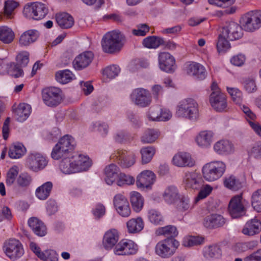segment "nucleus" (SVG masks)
<instances>
[{"label":"nucleus","instance_id":"obj_1","mask_svg":"<svg viewBox=\"0 0 261 261\" xmlns=\"http://www.w3.org/2000/svg\"><path fill=\"white\" fill-rule=\"evenodd\" d=\"M92 165V160L88 155L77 151L67 152L66 149V174L87 171Z\"/></svg>","mask_w":261,"mask_h":261},{"label":"nucleus","instance_id":"obj_2","mask_svg":"<svg viewBox=\"0 0 261 261\" xmlns=\"http://www.w3.org/2000/svg\"><path fill=\"white\" fill-rule=\"evenodd\" d=\"M176 114L179 117L196 121L199 116L198 105L193 99H185L177 105Z\"/></svg>","mask_w":261,"mask_h":261},{"label":"nucleus","instance_id":"obj_3","mask_svg":"<svg viewBox=\"0 0 261 261\" xmlns=\"http://www.w3.org/2000/svg\"><path fill=\"white\" fill-rule=\"evenodd\" d=\"M226 169V164L221 161H215L205 164L202 168L204 178L213 181L221 178Z\"/></svg>","mask_w":261,"mask_h":261},{"label":"nucleus","instance_id":"obj_4","mask_svg":"<svg viewBox=\"0 0 261 261\" xmlns=\"http://www.w3.org/2000/svg\"><path fill=\"white\" fill-rule=\"evenodd\" d=\"M179 245V243L173 238H166L155 245V254L162 258H168L173 256Z\"/></svg>","mask_w":261,"mask_h":261},{"label":"nucleus","instance_id":"obj_5","mask_svg":"<svg viewBox=\"0 0 261 261\" xmlns=\"http://www.w3.org/2000/svg\"><path fill=\"white\" fill-rule=\"evenodd\" d=\"M212 91L209 97L212 107L217 112H223L227 110V101L226 95L218 88L217 84L213 82L211 85Z\"/></svg>","mask_w":261,"mask_h":261},{"label":"nucleus","instance_id":"obj_6","mask_svg":"<svg viewBox=\"0 0 261 261\" xmlns=\"http://www.w3.org/2000/svg\"><path fill=\"white\" fill-rule=\"evenodd\" d=\"M48 12V8L44 4L36 2L26 4L23 8V14L27 18L39 20L44 18Z\"/></svg>","mask_w":261,"mask_h":261},{"label":"nucleus","instance_id":"obj_7","mask_svg":"<svg viewBox=\"0 0 261 261\" xmlns=\"http://www.w3.org/2000/svg\"><path fill=\"white\" fill-rule=\"evenodd\" d=\"M101 45L105 53L113 54L119 51L122 47L120 34L114 31L107 33L102 38Z\"/></svg>","mask_w":261,"mask_h":261},{"label":"nucleus","instance_id":"obj_8","mask_svg":"<svg viewBox=\"0 0 261 261\" xmlns=\"http://www.w3.org/2000/svg\"><path fill=\"white\" fill-rule=\"evenodd\" d=\"M243 29L247 32H253L261 27V11H251L242 18Z\"/></svg>","mask_w":261,"mask_h":261},{"label":"nucleus","instance_id":"obj_9","mask_svg":"<svg viewBox=\"0 0 261 261\" xmlns=\"http://www.w3.org/2000/svg\"><path fill=\"white\" fill-rule=\"evenodd\" d=\"M62 91L58 87H49L42 90V97L44 104L50 107H55L62 100Z\"/></svg>","mask_w":261,"mask_h":261},{"label":"nucleus","instance_id":"obj_10","mask_svg":"<svg viewBox=\"0 0 261 261\" xmlns=\"http://www.w3.org/2000/svg\"><path fill=\"white\" fill-rule=\"evenodd\" d=\"M116 160L123 168H128L133 166L136 161L135 153L129 150L118 149L112 153L110 156Z\"/></svg>","mask_w":261,"mask_h":261},{"label":"nucleus","instance_id":"obj_11","mask_svg":"<svg viewBox=\"0 0 261 261\" xmlns=\"http://www.w3.org/2000/svg\"><path fill=\"white\" fill-rule=\"evenodd\" d=\"M4 250L6 255L12 260L20 258L24 253L22 243L15 239H10L6 242Z\"/></svg>","mask_w":261,"mask_h":261},{"label":"nucleus","instance_id":"obj_12","mask_svg":"<svg viewBox=\"0 0 261 261\" xmlns=\"http://www.w3.org/2000/svg\"><path fill=\"white\" fill-rule=\"evenodd\" d=\"M130 98L135 105L142 108L149 106L152 100L149 91L142 88L134 89L130 95Z\"/></svg>","mask_w":261,"mask_h":261},{"label":"nucleus","instance_id":"obj_13","mask_svg":"<svg viewBox=\"0 0 261 261\" xmlns=\"http://www.w3.org/2000/svg\"><path fill=\"white\" fill-rule=\"evenodd\" d=\"M138 250V245L129 240H121L115 246L114 249L115 254L118 255L135 254Z\"/></svg>","mask_w":261,"mask_h":261},{"label":"nucleus","instance_id":"obj_14","mask_svg":"<svg viewBox=\"0 0 261 261\" xmlns=\"http://www.w3.org/2000/svg\"><path fill=\"white\" fill-rule=\"evenodd\" d=\"M242 26L234 22L226 23L222 28L221 33L223 36L229 40L233 41L241 38L243 35Z\"/></svg>","mask_w":261,"mask_h":261},{"label":"nucleus","instance_id":"obj_15","mask_svg":"<svg viewBox=\"0 0 261 261\" xmlns=\"http://www.w3.org/2000/svg\"><path fill=\"white\" fill-rule=\"evenodd\" d=\"M27 165L31 170L38 172L43 169L47 165L46 158L39 153L30 154L26 161Z\"/></svg>","mask_w":261,"mask_h":261},{"label":"nucleus","instance_id":"obj_16","mask_svg":"<svg viewBox=\"0 0 261 261\" xmlns=\"http://www.w3.org/2000/svg\"><path fill=\"white\" fill-rule=\"evenodd\" d=\"M114 207L117 213L123 217H128L131 210L127 199L122 194H116L113 198Z\"/></svg>","mask_w":261,"mask_h":261},{"label":"nucleus","instance_id":"obj_17","mask_svg":"<svg viewBox=\"0 0 261 261\" xmlns=\"http://www.w3.org/2000/svg\"><path fill=\"white\" fill-rule=\"evenodd\" d=\"M158 61L159 68L161 70L172 73L175 70V60L170 54L167 52L159 54Z\"/></svg>","mask_w":261,"mask_h":261},{"label":"nucleus","instance_id":"obj_18","mask_svg":"<svg viewBox=\"0 0 261 261\" xmlns=\"http://www.w3.org/2000/svg\"><path fill=\"white\" fill-rule=\"evenodd\" d=\"M65 142V136H63L59 142L53 148L51 153V158L56 160H61L59 165L60 168L63 173L65 169L64 161L65 160V149L64 142Z\"/></svg>","mask_w":261,"mask_h":261},{"label":"nucleus","instance_id":"obj_19","mask_svg":"<svg viewBox=\"0 0 261 261\" xmlns=\"http://www.w3.org/2000/svg\"><path fill=\"white\" fill-rule=\"evenodd\" d=\"M228 211L233 218H237L243 216L245 209L242 202V196L237 195L233 197L229 202Z\"/></svg>","mask_w":261,"mask_h":261},{"label":"nucleus","instance_id":"obj_20","mask_svg":"<svg viewBox=\"0 0 261 261\" xmlns=\"http://www.w3.org/2000/svg\"><path fill=\"white\" fill-rule=\"evenodd\" d=\"M94 54L92 51H86L77 56L72 62L73 68L81 70L87 67L92 62Z\"/></svg>","mask_w":261,"mask_h":261},{"label":"nucleus","instance_id":"obj_21","mask_svg":"<svg viewBox=\"0 0 261 261\" xmlns=\"http://www.w3.org/2000/svg\"><path fill=\"white\" fill-rule=\"evenodd\" d=\"M155 180V175L150 170H144L137 177L136 185L142 189L150 188Z\"/></svg>","mask_w":261,"mask_h":261},{"label":"nucleus","instance_id":"obj_22","mask_svg":"<svg viewBox=\"0 0 261 261\" xmlns=\"http://www.w3.org/2000/svg\"><path fill=\"white\" fill-rule=\"evenodd\" d=\"M187 73L190 76L203 80L206 76V71L204 67L201 64L194 62H189L186 65Z\"/></svg>","mask_w":261,"mask_h":261},{"label":"nucleus","instance_id":"obj_23","mask_svg":"<svg viewBox=\"0 0 261 261\" xmlns=\"http://www.w3.org/2000/svg\"><path fill=\"white\" fill-rule=\"evenodd\" d=\"M172 162L174 165L178 167H191L195 165V161L191 155L187 152L175 154L172 158Z\"/></svg>","mask_w":261,"mask_h":261},{"label":"nucleus","instance_id":"obj_24","mask_svg":"<svg viewBox=\"0 0 261 261\" xmlns=\"http://www.w3.org/2000/svg\"><path fill=\"white\" fill-rule=\"evenodd\" d=\"M214 151L219 155H228L234 151L233 144L228 140L222 139L216 142L213 146Z\"/></svg>","mask_w":261,"mask_h":261},{"label":"nucleus","instance_id":"obj_25","mask_svg":"<svg viewBox=\"0 0 261 261\" xmlns=\"http://www.w3.org/2000/svg\"><path fill=\"white\" fill-rule=\"evenodd\" d=\"M119 239L118 231L115 229H111L106 231L103 237L102 245L107 250L111 249L116 245Z\"/></svg>","mask_w":261,"mask_h":261},{"label":"nucleus","instance_id":"obj_26","mask_svg":"<svg viewBox=\"0 0 261 261\" xmlns=\"http://www.w3.org/2000/svg\"><path fill=\"white\" fill-rule=\"evenodd\" d=\"M226 222L225 219L221 215L213 214L206 216L203 220V225L207 228H217L223 226Z\"/></svg>","mask_w":261,"mask_h":261},{"label":"nucleus","instance_id":"obj_27","mask_svg":"<svg viewBox=\"0 0 261 261\" xmlns=\"http://www.w3.org/2000/svg\"><path fill=\"white\" fill-rule=\"evenodd\" d=\"M201 178L199 174L195 172L186 173L184 183L186 188L197 189L200 187Z\"/></svg>","mask_w":261,"mask_h":261},{"label":"nucleus","instance_id":"obj_28","mask_svg":"<svg viewBox=\"0 0 261 261\" xmlns=\"http://www.w3.org/2000/svg\"><path fill=\"white\" fill-rule=\"evenodd\" d=\"M214 133L211 130H202L196 137L197 145L202 148H208L213 141Z\"/></svg>","mask_w":261,"mask_h":261},{"label":"nucleus","instance_id":"obj_29","mask_svg":"<svg viewBox=\"0 0 261 261\" xmlns=\"http://www.w3.org/2000/svg\"><path fill=\"white\" fill-rule=\"evenodd\" d=\"M119 167L115 164H111L105 169V180L108 185H112L116 181L120 174Z\"/></svg>","mask_w":261,"mask_h":261},{"label":"nucleus","instance_id":"obj_30","mask_svg":"<svg viewBox=\"0 0 261 261\" xmlns=\"http://www.w3.org/2000/svg\"><path fill=\"white\" fill-rule=\"evenodd\" d=\"M39 36V33L36 30H29L23 32L19 40L21 46H27L35 42Z\"/></svg>","mask_w":261,"mask_h":261},{"label":"nucleus","instance_id":"obj_31","mask_svg":"<svg viewBox=\"0 0 261 261\" xmlns=\"http://www.w3.org/2000/svg\"><path fill=\"white\" fill-rule=\"evenodd\" d=\"M261 231V222L257 219L248 221L245 225L242 232L245 235L253 236Z\"/></svg>","mask_w":261,"mask_h":261},{"label":"nucleus","instance_id":"obj_32","mask_svg":"<svg viewBox=\"0 0 261 261\" xmlns=\"http://www.w3.org/2000/svg\"><path fill=\"white\" fill-rule=\"evenodd\" d=\"M28 224L36 235L43 237L47 233V229L44 224L38 218L32 217L29 219Z\"/></svg>","mask_w":261,"mask_h":261},{"label":"nucleus","instance_id":"obj_33","mask_svg":"<svg viewBox=\"0 0 261 261\" xmlns=\"http://www.w3.org/2000/svg\"><path fill=\"white\" fill-rule=\"evenodd\" d=\"M32 111V108L29 104L20 103L16 109L15 113L16 119L19 122H23L29 117Z\"/></svg>","mask_w":261,"mask_h":261},{"label":"nucleus","instance_id":"obj_34","mask_svg":"<svg viewBox=\"0 0 261 261\" xmlns=\"http://www.w3.org/2000/svg\"><path fill=\"white\" fill-rule=\"evenodd\" d=\"M163 197L167 203L172 204L179 199L180 195L177 188L173 186H170L165 190Z\"/></svg>","mask_w":261,"mask_h":261},{"label":"nucleus","instance_id":"obj_35","mask_svg":"<svg viewBox=\"0 0 261 261\" xmlns=\"http://www.w3.org/2000/svg\"><path fill=\"white\" fill-rule=\"evenodd\" d=\"M155 234L156 236H164L166 238H173L177 236L178 232L175 226L169 225L156 229Z\"/></svg>","mask_w":261,"mask_h":261},{"label":"nucleus","instance_id":"obj_36","mask_svg":"<svg viewBox=\"0 0 261 261\" xmlns=\"http://www.w3.org/2000/svg\"><path fill=\"white\" fill-rule=\"evenodd\" d=\"M53 186L51 181L45 182L36 189L35 191L36 197L40 200L46 199L50 195Z\"/></svg>","mask_w":261,"mask_h":261},{"label":"nucleus","instance_id":"obj_37","mask_svg":"<svg viewBox=\"0 0 261 261\" xmlns=\"http://www.w3.org/2000/svg\"><path fill=\"white\" fill-rule=\"evenodd\" d=\"M129 233H135L141 231L144 228V222L141 217L130 219L126 223Z\"/></svg>","mask_w":261,"mask_h":261},{"label":"nucleus","instance_id":"obj_38","mask_svg":"<svg viewBox=\"0 0 261 261\" xmlns=\"http://www.w3.org/2000/svg\"><path fill=\"white\" fill-rule=\"evenodd\" d=\"M130 201L133 210L139 212L144 205V198L138 192L133 191L130 193Z\"/></svg>","mask_w":261,"mask_h":261},{"label":"nucleus","instance_id":"obj_39","mask_svg":"<svg viewBox=\"0 0 261 261\" xmlns=\"http://www.w3.org/2000/svg\"><path fill=\"white\" fill-rule=\"evenodd\" d=\"M164 43L163 38L155 36H151L145 38L142 41L143 45L147 48L155 49Z\"/></svg>","mask_w":261,"mask_h":261},{"label":"nucleus","instance_id":"obj_40","mask_svg":"<svg viewBox=\"0 0 261 261\" xmlns=\"http://www.w3.org/2000/svg\"><path fill=\"white\" fill-rule=\"evenodd\" d=\"M160 135V133L158 129H148L142 136L141 141L143 144H151L158 139Z\"/></svg>","mask_w":261,"mask_h":261},{"label":"nucleus","instance_id":"obj_41","mask_svg":"<svg viewBox=\"0 0 261 261\" xmlns=\"http://www.w3.org/2000/svg\"><path fill=\"white\" fill-rule=\"evenodd\" d=\"M26 152L25 147L21 143L11 145L10 147L8 155L11 159H17L21 158Z\"/></svg>","mask_w":261,"mask_h":261},{"label":"nucleus","instance_id":"obj_42","mask_svg":"<svg viewBox=\"0 0 261 261\" xmlns=\"http://www.w3.org/2000/svg\"><path fill=\"white\" fill-rule=\"evenodd\" d=\"M15 35L12 30L7 26L0 27V41L5 44L11 43Z\"/></svg>","mask_w":261,"mask_h":261},{"label":"nucleus","instance_id":"obj_43","mask_svg":"<svg viewBox=\"0 0 261 261\" xmlns=\"http://www.w3.org/2000/svg\"><path fill=\"white\" fill-rule=\"evenodd\" d=\"M203 254L206 259L219 258L221 255V249L217 245L209 246L204 248Z\"/></svg>","mask_w":261,"mask_h":261},{"label":"nucleus","instance_id":"obj_44","mask_svg":"<svg viewBox=\"0 0 261 261\" xmlns=\"http://www.w3.org/2000/svg\"><path fill=\"white\" fill-rule=\"evenodd\" d=\"M155 153V148L153 146L142 147L140 150L141 162L143 164L149 163Z\"/></svg>","mask_w":261,"mask_h":261},{"label":"nucleus","instance_id":"obj_45","mask_svg":"<svg viewBox=\"0 0 261 261\" xmlns=\"http://www.w3.org/2000/svg\"><path fill=\"white\" fill-rule=\"evenodd\" d=\"M149 221L155 225H162L164 224V219L161 213L154 209L150 210L148 212Z\"/></svg>","mask_w":261,"mask_h":261},{"label":"nucleus","instance_id":"obj_46","mask_svg":"<svg viewBox=\"0 0 261 261\" xmlns=\"http://www.w3.org/2000/svg\"><path fill=\"white\" fill-rule=\"evenodd\" d=\"M224 185L226 188L234 191L242 187V182L233 175L226 177L224 181Z\"/></svg>","mask_w":261,"mask_h":261},{"label":"nucleus","instance_id":"obj_47","mask_svg":"<svg viewBox=\"0 0 261 261\" xmlns=\"http://www.w3.org/2000/svg\"><path fill=\"white\" fill-rule=\"evenodd\" d=\"M227 91L230 94L232 101L237 105L241 106L243 102L242 92L237 88L227 87Z\"/></svg>","mask_w":261,"mask_h":261},{"label":"nucleus","instance_id":"obj_48","mask_svg":"<svg viewBox=\"0 0 261 261\" xmlns=\"http://www.w3.org/2000/svg\"><path fill=\"white\" fill-rule=\"evenodd\" d=\"M19 173L18 167L17 166H13L11 167L7 173L6 182L7 186H11L16 181Z\"/></svg>","mask_w":261,"mask_h":261},{"label":"nucleus","instance_id":"obj_49","mask_svg":"<svg viewBox=\"0 0 261 261\" xmlns=\"http://www.w3.org/2000/svg\"><path fill=\"white\" fill-rule=\"evenodd\" d=\"M204 242V238L199 236H188L185 237L182 244L185 247H192L201 244Z\"/></svg>","mask_w":261,"mask_h":261},{"label":"nucleus","instance_id":"obj_50","mask_svg":"<svg viewBox=\"0 0 261 261\" xmlns=\"http://www.w3.org/2000/svg\"><path fill=\"white\" fill-rule=\"evenodd\" d=\"M21 68L16 63L11 62L8 65V73L15 78L22 77L24 75V72Z\"/></svg>","mask_w":261,"mask_h":261},{"label":"nucleus","instance_id":"obj_51","mask_svg":"<svg viewBox=\"0 0 261 261\" xmlns=\"http://www.w3.org/2000/svg\"><path fill=\"white\" fill-rule=\"evenodd\" d=\"M32 180L31 175L28 173H21L17 178L16 184L19 187L25 188L31 184Z\"/></svg>","mask_w":261,"mask_h":261},{"label":"nucleus","instance_id":"obj_52","mask_svg":"<svg viewBox=\"0 0 261 261\" xmlns=\"http://www.w3.org/2000/svg\"><path fill=\"white\" fill-rule=\"evenodd\" d=\"M91 128L93 131L98 132L102 136H105L108 133V126L104 122H93L91 124Z\"/></svg>","mask_w":261,"mask_h":261},{"label":"nucleus","instance_id":"obj_53","mask_svg":"<svg viewBox=\"0 0 261 261\" xmlns=\"http://www.w3.org/2000/svg\"><path fill=\"white\" fill-rule=\"evenodd\" d=\"M30 54L27 51L19 52L16 57V61L17 65L20 67H25L29 62Z\"/></svg>","mask_w":261,"mask_h":261},{"label":"nucleus","instance_id":"obj_54","mask_svg":"<svg viewBox=\"0 0 261 261\" xmlns=\"http://www.w3.org/2000/svg\"><path fill=\"white\" fill-rule=\"evenodd\" d=\"M160 107L153 106L150 107L146 112V117L149 121H160Z\"/></svg>","mask_w":261,"mask_h":261},{"label":"nucleus","instance_id":"obj_55","mask_svg":"<svg viewBox=\"0 0 261 261\" xmlns=\"http://www.w3.org/2000/svg\"><path fill=\"white\" fill-rule=\"evenodd\" d=\"M135 179L133 176L121 172H120L116 182L117 185L120 187L124 186V185H133Z\"/></svg>","mask_w":261,"mask_h":261},{"label":"nucleus","instance_id":"obj_56","mask_svg":"<svg viewBox=\"0 0 261 261\" xmlns=\"http://www.w3.org/2000/svg\"><path fill=\"white\" fill-rule=\"evenodd\" d=\"M252 205L258 212H261V189L253 193L252 195Z\"/></svg>","mask_w":261,"mask_h":261},{"label":"nucleus","instance_id":"obj_57","mask_svg":"<svg viewBox=\"0 0 261 261\" xmlns=\"http://www.w3.org/2000/svg\"><path fill=\"white\" fill-rule=\"evenodd\" d=\"M19 6V3L14 0H7L5 2L4 13L8 17L11 18L14 10Z\"/></svg>","mask_w":261,"mask_h":261},{"label":"nucleus","instance_id":"obj_58","mask_svg":"<svg viewBox=\"0 0 261 261\" xmlns=\"http://www.w3.org/2000/svg\"><path fill=\"white\" fill-rule=\"evenodd\" d=\"M227 39V38L223 36L222 33L219 35L217 44V47L219 52L224 51L229 48L230 44Z\"/></svg>","mask_w":261,"mask_h":261},{"label":"nucleus","instance_id":"obj_59","mask_svg":"<svg viewBox=\"0 0 261 261\" xmlns=\"http://www.w3.org/2000/svg\"><path fill=\"white\" fill-rule=\"evenodd\" d=\"M120 71V69L117 65L109 66L103 71V74L109 79H114L117 76Z\"/></svg>","mask_w":261,"mask_h":261},{"label":"nucleus","instance_id":"obj_60","mask_svg":"<svg viewBox=\"0 0 261 261\" xmlns=\"http://www.w3.org/2000/svg\"><path fill=\"white\" fill-rule=\"evenodd\" d=\"M150 28L146 23H139L132 30V33L137 36H144L149 32Z\"/></svg>","mask_w":261,"mask_h":261},{"label":"nucleus","instance_id":"obj_61","mask_svg":"<svg viewBox=\"0 0 261 261\" xmlns=\"http://www.w3.org/2000/svg\"><path fill=\"white\" fill-rule=\"evenodd\" d=\"M179 202L177 204V208L181 211H188L193 207V205L190 202L188 197L182 196L179 197Z\"/></svg>","mask_w":261,"mask_h":261},{"label":"nucleus","instance_id":"obj_62","mask_svg":"<svg viewBox=\"0 0 261 261\" xmlns=\"http://www.w3.org/2000/svg\"><path fill=\"white\" fill-rule=\"evenodd\" d=\"M213 188L210 185H206L199 192L197 196L195 198L194 202L197 203L199 200L206 197L212 192Z\"/></svg>","mask_w":261,"mask_h":261},{"label":"nucleus","instance_id":"obj_63","mask_svg":"<svg viewBox=\"0 0 261 261\" xmlns=\"http://www.w3.org/2000/svg\"><path fill=\"white\" fill-rule=\"evenodd\" d=\"M246 61V57L242 54L233 56L230 59V63L234 66L240 67L243 66Z\"/></svg>","mask_w":261,"mask_h":261},{"label":"nucleus","instance_id":"obj_64","mask_svg":"<svg viewBox=\"0 0 261 261\" xmlns=\"http://www.w3.org/2000/svg\"><path fill=\"white\" fill-rule=\"evenodd\" d=\"M44 256H45V258L42 259V260L58 261L59 255L56 251L54 250L49 249L45 250L44 252Z\"/></svg>","mask_w":261,"mask_h":261}]
</instances>
